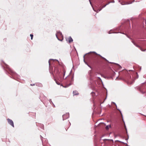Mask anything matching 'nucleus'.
Masks as SVG:
<instances>
[{
  "label": "nucleus",
  "instance_id": "1",
  "mask_svg": "<svg viewBox=\"0 0 146 146\" xmlns=\"http://www.w3.org/2000/svg\"><path fill=\"white\" fill-rule=\"evenodd\" d=\"M69 114L68 113H66L65 114L62 115L63 120L66 119L69 117Z\"/></svg>",
  "mask_w": 146,
  "mask_h": 146
},
{
  "label": "nucleus",
  "instance_id": "2",
  "mask_svg": "<svg viewBox=\"0 0 146 146\" xmlns=\"http://www.w3.org/2000/svg\"><path fill=\"white\" fill-rule=\"evenodd\" d=\"M7 121L8 122V123L12 127H14V123L13 121L9 119H7Z\"/></svg>",
  "mask_w": 146,
  "mask_h": 146
},
{
  "label": "nucleus",
  "instance_id": "3",
  "mask_svg": "<svg viewBox=\"0 0 146 146\" xmlns=\"http://www.w3.org/2000/svg\"><path fill=\"white\" fill-rule=\"evenodd\" d=\"M55 73L56 75H59L60 74V72L58 69L57 68H55Z\"/></svg>",
  "mask_w": 146,
  "mask_h": 146
},
{
  "label": "nucleus",
  "instance_id": "4",
  "mask_svg": "<svg viewBox=\"0 0 146 146\" xmlns=\"http://www.w3.org/2000/svg\"><path fill=\"white\" fill-rule=\"evenodd\" d=\"M94 53V54H96V55H98L99 56H100L102 58H103V59H104V60H106V61H107V60L104 58L101 55H100V54H98L96 52H89V53H88V54L89 53Z\"/></svg>",
  "mask_w": 146,
  "mask_h": 146
},
{
  "label": "nucleus",
  "instance_id": "5",
  "mask_svg": "<svg viewBox=\"0 0 146 146\" xmlns=\"http://www.w3.org/2000/svg\"><path fill=\"white\" fill-rule=\"evenodd\" d=\"M57 35H60L62 37V33L61 32H57V34H56V37L57 38H58V40H59V38H58V36H57Z\"/></svg>",
  "mask_w": 146,
  "mask_h": 146
},
{
  "label": "nucleus",
  "instance_id": "6",
  "mask_svg": "<svg viewBox=\"0 0 146 146\" xmlns=\"http://www.w3.org/2000/svg\"><path fill=\"white\" fill-rule=\"evenodd\" d=\"M68 42L70 43L71 42H72L73 40L71 36L69 37L68 38Z\"/></svg>",
  "mask_w": 146,
  "mask_h": 146
},
{
  "label": "nucleus",
  "instance_id": "7",
  "mask_svg": "<svg viewBox=\"0 0 146 146\" xmlns=\"http://www.w3.org/2000/svg\"><path fill=\"white\" fill-rule=\"evenodd\" d=\"M137 47L139 48V49L142 51H145L146 50H144L141 47H140V46L137 45H137L136 46Z\"/></svg>",
  "mask_w": 146,
  "mask_h": 146
},
{
  "label": "nucleus",
  "instance_id": "8",
  "mask_svg": "<svg viewBox=\"0 0 146 146\" xmlns=\"http://www.w3.org/2000/svg\"><path fill=\"white\" fill-rule=\"evenodd\" d=\"M73 93L74 95H77L78 94V92L76 91H74Z\"/></svg>",
  "mask_w": 146,
  "mask_h": 146
},
{
  "label": "nucleus",
  "instance_id": "9",
  "mask_svg": "<svg viewBox=\"0 0 146 146\" xmlns=\"http://www.w3.org/2000/svg\"><path fill=\"white\" fill-rule=\"evenodd\" d=\"M107 5V4H106V5H105L104 6H103V7H102V8H101L100 9H98V10H97V11H96V12H99V11H101V10H102V8H104V7H105Z\"/></svg>",
  "mask_w": 146,
  "mask_h": 146
},
{
  "label": "nucleus",
  "instance_id": "10",
  "mask_svg": "<svg viewBox=\"0 0 146 146\" xmlns=\"http://www.w3.org/2000/svg\"><path fill=\"white\" fill-rule=\"evenodd\" d=\"M111 127L110 125H109L106 126V129L107 130H108L109 129V128Z\"/></svg>",
  "mask_w": 146,
  "mask_h": 146
},
{
  "label": "nucleus",
  "instance_id": "11",
  "mask_svg": "<svg viewBox=\"0 0 146 146\" xmlns=\"http://www.w3.org/2000/svg\"><path fill=\"white\" fill-rule=\"evenodd\" d=\"M30 36H31V40H32L33 39V35L32 34H31Z\"/></svg>",
  "mask_w": 146,
  "mask_h": 146
},
{
  "label": "nucleus",
  "instance_id": "12",
  "mask_svg": "<svg viewBox=\"0 0 146 146\" xmlns=\"http://www.w3.org/2000/svg\"><path fill=\"white\" fill-rule=\"evenodd\" d=\"M63 72L64 74V76L66 72V71L65 70H64L63 71Z\"/></svg>",
  "mask_w": 146,
  "mask_h": 146
},
{
  "label": "nucleus",
  "instance_id": "13",
  "mask_svg": "<svg viewBox=\"0 0 146 146\" xmlns=\"http://www.w3.org/2000/svg\"><path fill=\"white\" fill-rule=\"evenodd\" d=\"M6 65V66H6L7 68H8V69H9V70L10 71H11V70L10 69V68H8V67H7V66Z\"/></svg>",
  "mask_w": 146,
  "mask_h": 146
},
{
  "label": "nucleus",
  "instance_id": "14",
  "mask_svg": "<svg viewBox=\"0 0 146 146\" xmlns=\"http://www.w3.org/2000/svg\"><path fill=\"white\" fill-rule=\"evenodd\" d=\"M56 84H58V85H60V83L59 82H57V81H56Z\"/></svg>",
  "mask_w": 146,
  "mask_h": 146
},
{
  "label": "nucleus",
  "instance_id": "15",
  "mask_svg": "<svg viewBox=\"0 0 146 146\" xmlns=\"http://www.w3.org/2000/svg\"><path fill=\"white\" fill-rule=\"evenodd\" d=\"M38 84V86H42V84Z\"/></svg>",
  "mask_w": 146,
  "mask_h": 146
},
{
  "label": "nucleus",
  "instance_id": "16",
  "mask_svg": "<svg viewBox=\"0 0 146 146\" xmlns=\"http://www.w3.org/2000/svg\"><path fill=\"white\" fill-rule=\"evenodd\" d=\"M49 101L50 103L51 104V103H52V101H51V99H49Z\"/></svg>",
  "mask_w": 146,
  "mask_h": 146
},
{
  "label": "nucleus",
  "instance_id": "17",
  "mask_svg": "<svg viewBox=\"0 0 146 146\" xmlns=\"http://www.w3.org/2000/svg\"><path fill=\"white\" fill-rule=\"evenodd\" d=\"M112 103H113V104H114L115 105V106H116V107H117V105H116V104H115V102H112Z\"/></svg>",
  "mask_w": 146,
  "mask_h": 146
},
{
  "label": "nucleus",
  "instance_id": "18",
  "mask_svg": "<svg viewBox=\"0 0 146 146\" xmlns=\"http://www.w3.org/2000/svg\"><path fill=\"white\" fill-rule=\"evenodd\" d=\"M52 60V59H50V60H49V61H48V62H49V65H50V60Z\"/></svg>",
  "mask_w": 146,
  "mask_h": 146
},
{
  "label": "nucleus",
  "instance_id": "19",
  "mask_svg": "<svg viewBox=\"0 0 146 146\" xmlns=\"http://www.w3.org/2000/svg\"><path fill=\"white\" fill-rule=\"evenodd\" d=\"M35 85V84H31V86H34Z\"/></svg>",
  "mask_w": 146,
  "mask_h": 146
},
{
  "label": "nucleus",
  "instance_id": "20",
  "mask_svg": "<svg viewBox=\"0 0 146 146\" xmlns=\"http://www.w3.org/2000/svg\"><path fill=\"white\" fill-rule=\"evenodd\" d=\"M133 44L135 46L137 45V44L135 42L133 43Z\"/></svg>",
  "mask_w": 146,
  "mask_h": 146
},
{
  "label": "nucleus",
  "instance_id": "21",
  "mask_svg": "<svg viewBox=\"0 0 146 146\" xmlns=\"http://www.w3.org/2000/svg\"><path fill=\"white\" fill-rule=\"evenodd\" d=\"M133 44L135 46L137 45V44L135 42L133 43Z\"/></svg>",
  "mask_w": 146,
  "mask_h": 146
},
{
  "label": "nucleus",
  "instance_id": "22",
  "mask_svg": "<svg viewBox=\"0 0 146 146\" xmlns=\"http://www.w3.org/2000/svg\"><path fill=\"white\" fill-rule=\"evenodd\" d=\"M132 42L133 43H134V42L133 41H132Z\"/></svg>",
  "mask_w": 146,
  "mask_h": 146
},
{
  "label": "nucleus",
  "instance_id": "23",
  "mask_svg": "<svg viewBox=\"0 0 146 146\" xmlns=\"http://www.w3.org/2000/svg\"><path fill=\"white\" fill-rule=\"evenodd\" d=\"M89 1L90 2V4L91 5V1H90V0H89Z\"/></svg>",
  "mask_w": 146,
  "mask_h": 146
},
{
  "label": "nucleus",
  "instance_id": "24",
  "mask_svg": "<svg viewBox=\"0 0 146 146\" xmlns=\"http://www.w3.org/2000/svg\"><path fill=\"white\" fill-rule=\"evenodd\" d=\"M86 54H85L84 56V57H85V56Z\"/></svg>",
  "mask_w": 146,
  "mask_h": 146
},
{
  "label": "nucleus",
  "instance_id": "25",
  "mask_svg": "<svg viewBox=\"0 0 146 146\" xmlns=\"http://www.w3.org/2000/svg\"><path fill=\"white\" fill-rule=\"evenodd\" d=\"M73 77H72V79H73Z\"/></svg>",
  "mask_w": 146,
  "mask_h": 146
},
{
  "label": "nucleus",
  "instance_id": "26",
  "mask_svg": "<svg viewBox=\"0 0 146 146\" xmlns=\"http://www.w3.org/2000/svg\"><path fill=\"white\" fill-rule=\"evenodd\" d=\"M71 85V84H69V86H70V85Z\"/></svg>",
  "mask_w": 146,
  "mask_h": 146
}]
</instances>
